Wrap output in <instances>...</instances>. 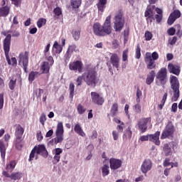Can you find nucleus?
Instances as JSON below:
<instances>
[{
    "label": "nucleus",
    "mask_w": 182,
    "mask_h": 182,
    "mask_svg": "<svg viewBox=\"0 0 182 182\" xmlns=\"http://www.w3.org/2000/svg\"><path fill=\"white\" fill-rule=\"evenodd\" d=\"M135 58L136 59H140V58H141V48H140V44H137L136 46Z\"/></svg>",
    "instance_id": "obj_40"
},
{
    "label": "nucleus",
    "mask_w": 182,
    "mask_h": 182,
    "mask_svg": "<svg viewBox=\"0 0 182 182\" xmlns=\"http://www.w3.org/2000/svg\"><path fill=\"white\" fill-rule=\"evenodd\" d=\"M164 151L165 153V156H171V148L168 146V144H165L164 148Z\"/></svg>",
    "instance_id": "obj_42"
},
{
    "label": "nucleus",
    "mask_w": 182,
    "mask_h": 182,
    "mask_svg": "<svg viewBox=\"0 0 182 182\" xmlns=\"http://www.w3.org/2000/svg\"><path fill=\"white\" fill-rule=\"evenodd\" d=\"M53 12L55 15L54 18H59V16L62 15V9H60V7H56L55 9H54Z\"/></svg>",
    "instance_id": "obj_47"
},
{
    "label": "nucleus",
    "mask_w": 182,
    "mask_h": 182,
    "mask_svg": "<svg viewBox=\"0 0 182 182\" xmlns=\"http://www.w3.org/2000/svg\"><path fill=\"white\" fill-rule=\"evenodd\" d=\"M36 151L37 154L42 156L44 159H48V156H49V153L48 152V150H46V146L43 144H39L36 146Z\"/></svg>",
    "instance_id": "obj_20"
},
{
    "label": "nucleus",
    "mask_w": 182,
    "mask_h": 182,
    "mask_svg": "<svg viewBox=\"0 0 182 182\" xmlns=\"http://www.w3.org/2000/svg\"><path fill=\"white\" fill-rule=\"evenodd\" d=\"M16 75H12L10 77V81L9 83L10 90H14L15 89V86H16Z\"/></svg>",
    "instance_id": "obj_29"
},
{
    "label": "nucleus",
    "mask_w": 182,
    "mask_h": 182,
    "mask_svg": "<svg viewBox=\"0 0 182 182\" xmlns=\"http://www.w3.org/2000/svg\"><path fill=\"white\" fill-rule=\"evenodd\" d=\"M144 59L146 65V69L149 70L156 69V60L159 59V53L157 52H154L151 54V53L147 52L145 53Z\"/></svg>",
    "instance_id": "obj_5"
},
{
    "label": "nucleus",
    "mask_w": 182,
    "mask_h": 182,
    "mask_svg": "<svg viewBox=\"0 0 182 182\" xmlns=\"http://www.w3.org/2000/svg\"><path fill=\"white\" fill-rule=\"evenodd\" d=\"M170 84L171 89L173 93L172 100L173 102H177L178 100V97H180V82L178 81V78L174 75H171Z\"/></svg>",
    "instance_id": "obj_6"
},
{
    "label": "nucleus",
    "mask_w": 182,
    "mask_h": 182,
    "mask_svg": "<svg viewBox=\"0 0 182 182\" xmlns=\"http://www.w3.org/2000/svg\"><path fill=\"white\" fill-rule=\"evenodd\" d=\"M70 97H73L75 95V84L70 82L69 85Z\"/></svg>",
    "instance_id": "obj_43"
},
{
    "label": "nucleus",
    "mask_w": 182,
    "mask_h": 182,
    "mask_svg": "<svg viewBox=\"0 0 182 182\" xmlns=\"http://www.w3.org/2000/svg\"><path fill=\"white\" fill-rule=\"evenodd\" d=\"M4 92L0 93V109H4Z\"/></svg>",
    "instance_id": "obj_57"
},
{
    "label": "nucleus",
    "mask_w": 182,
    "mask_h": 182,
    "mask_svg": "<svg viewBox=\"0 0 182 182\" xmlns=\"http://www.w3.org/2000/svg\"><path fill=\"white\" fill-rule=\"evenodd\" d=\"M17 162L15 160H12L9 162V164L6 165V170H11V171H14L15 167H16Z\"/></svg>",
    "instance_id": "obj_34"
},
{
    "label": "nucleus",
    "mask_w": 182,
    "mask_h": 182,
    "mask_svg": "<svg viewBox=\"0 0 182 182\" xmlns=\"http://www.w3.org/2000/svg\"><path fill=\"white\" fill-rule=\"evenodd\" d=\"M92 32L95 36H105V33L103 32V27L102 24L99 22H96L92 26Z\"/></svg>",
    "instance_id": "obj_15"
},
{
    "label": "nucleus",
    "mask_w": 182,
    "mask_h": 182,
    "mask_svg": "<svg viewBox=\"0 0 182 182\" xmlns=\"http://www.w3.org/2000/svg\"><path fill=\"white\" fill-rule=\"evenodd\" d=\"M56 138L54 139V141L55 144H58V143H62L63 141V134H55Z\"/></svg>",
    "instance_id": "obj_39"
},
{
    "label": "nucleus",
    "mask_w": 182,
    "mask_h": 182,
    "mask_svg": "<svg viewBox=\"0 0 182 182\" xmlns=\"http://www.w3.org/2000/svg\"><path fill=\"white\" fill-rule=\"evenodd\" d=\"M53 48L54 49H55V53H60L63 50L62 46L59 45V43H58L57 41H55L53 44Z\"/></svg>",
    "instance_id": "obj_38"
},
{
    "label": "nucleus",
    "mask_w": 182,
    "mask_h": 182,
    "mask_svg": "<svg viewBox=\"0 0 182 182\" xmlns=\"http://www.w3.org/2000/svg\"><path fill=\"white\" fill-rule=\"evenodd\" d=\"M181 16V12L180 10H174L169 16L167 23L168 25H173L178 18Z\"/></svg>",
    "instance_id": "obj_17"
},
{
    "label": "nucleus",
    "mask_w": 182,
    "mask_h": 182,
    "mask_svg": "<svg viewBox=\"0 0 182 182\" xmlns=\"http://www.w3.org/2000/svg\"><path fill=\"white\" fill-rule=\"evenodd\" d=\"M134 110L135 113L140 114L141 113V105L140 104H136L134 106Z\"/></svg>",
    "instance_id": "obj_49"
},
{
    "label": "nucleus",
    "mask_w": 182,
    "mask_h": 182,
    "mask_svg": "<svg viewBox=\"0 0 182 182\" xmlns=\"http://www.w3.org/2000/svg\"><path fill=\"white\" fill-rule=\"evenodd\" d=\"M72 36L75 41H79L80 39V29L73 30Z\"/></svg>",
    "instance_id": "obj_35"
},
{
    "label": "nucleus",
    "mask_w": 182,
    "mask_h": 182,
    "mask_svg": "<svg viewBox=\"0 0 182 182\" xmlns=\"http://www.w3.org/2000/svg\"><path fill=\"white\" fill-rule=\"evenodd\" d=\"M149 141L154 143L156 146H160V131H157L154 134H149Z\"/></svg>",
    "instance_id": "obj_21"
},
{
    "label": "nucleus",
    "mask_w": 182,
    "mask_h": 182,
    "mask_svg": "<svg viewBox=\"0 0 182 182\" xmlns=\"http://www.w3.org/2000/svg\"><path fill=\"white\" fill-rule=\"evenodd\" d=\"M152 167L153 163H151V160L145 159L143 161L142 165L141 166V171H142V173L146 175L147 174L148 171H150V170H151Z\"/></svg>",
    "instance_id": "obj_18"
},
{
    "label": "nucleus",
    "mask_w": 182,
    "mask_h": 182,
    "mask_svg": "<svg viewBox=\"0 0 182 182\" xmlns=\"http://www.w3.org/2000/svg\"><path fill=\"white\" fill-rule=\"evenodd\" d=\"M77 111L79 114H83L86 112V108H85L82 104H79L77 107Z\"/></svg>",
    "instance_id": "obj_41"
},
{
    "label": "nucleus",
    "mask_w": 182,
    "mask_h": 182,
    "mask_svg": "<svg viewBox=\"0 0 182 182\" xmlns=\"http://www.w3.org/2000/svg\"><path fill=\"white\" fill-rule=\"evenodd\" d=\"M18 63H22L24 72L28 73V66L29 63V53L28 51L19 54Z\"/></svg>",
    "instance_id": "obj_9"
},
{
    "label": "nucleus",
    "mask_w": 182,
    "mask_h": 182,
    "mask_svg": "<svg viewBox=\"0 0 182 182\" xmlns=\"http://www.w3.org/2000/svg\"><path fill=\"white\" fill-rule=\"evenodd\" d=\"M45 122H46V115L43 114L40 117V123H41V124H43V126H44Z\"/></svg>",
    "instance_id": "obj_62"
},
{
    "label": "nucleus",
    "mask_w": 182,
    "mask_h": 182,
    "mask_svg": "<svg viewBox=\"0 0 182 182\" xmlns=\"http://www.w3.org/2000/svg\"><path fill=\"white\" fill-rule=\"evenodd\" d=\"M128 53H129V50H127V49L123 51V53H122L123 62H126V60H127V58H129Z\"/></svg>",
    "instance_id": "obj_53"
},
{
    "label": "nucleus",
    "mask_w": 182,
    "mask_h": 182,
    "mask_svg": "<svg viewBox=\"0 0 182 182\" xmlns=\"http://www.w3.org/2000/svg\"><path fill=\"white\" fill-rule=\"evenodd\" d=\"M82 5V0H70V6L73 9H79Z\"/></svg>",
    "instance_id": "obj_33"
},
{
    "label": "nucleus",
    "mask_w": 182,
    "mask_h": 182,
    "mask_svg": "<svg viewBox=\"0 0 182 182\" xmlns=\"http://www.w3.org/2000/svg\"><path fill=\"white\" fill-rule=\"evenodd\" d=\"M35 153H36V146H34L33 149L31 150L29 155L28 161H32L33 159H35Z\"/></svg>",
    "instance_id": "obj_44"
},
{
    "label": "nucleus",
    "mask_w": 182,
    "mask_h": 182,
    "mask_svg": "<svg viewBox=\"0 0 182 182\" xmlns=\"http://www.w3.org/2000/svg\"><path fill=\"white\" fill-rule=\"evenodd\" d=\"M176 27L177 29V32H176L177 36H178V38H181L182 37L181 26L180 24H177Z\"/></svg>",
    "instance_id": "obj_51"
},
{
    "label": "nucleus",
    "mask_w": 182,
    "mask_h": 182,
    "mask_svg": "<svg viewBox=\"0 0 182 182\" xmlns=\"http://www.w3.org/2000/svg\"><path fill=\"white\" fill-rule=\"evenodd\" d=\"M122 160L114 159V158H111L109 159V167L111 170H118V168H120L122 167Z\"/></svg>",
    "instance_id": "obj_19"
},
{
    "label": "nucleus",
    "mask_w": 182,
    "mask_h": 182,
    "mask_svg": "<svg viewBox=\"0 0 182 182\" xmlns=\"http://www.w3.org/2000/svg\"><path fill=\"white\" fill-rule=\"evenodd\" d=\"M112 137L114 140H119V132L117 131H112Z\"/></svg>",
    "instance_id": "obj_64"
},
{
    "label": "nucleus",
    "mask_w": 182,
    "mask_h": 182,
    "mask_svg": "<svg viewBox=\"0 0 182 182\" xmlns=\"http://www.w3.org/2000/svg\"><path fill=\"white\" fill-rule=\"evenodd\" d=\"M143 95L142 92H141V90H140V88H137V90H136V102H140V97H141V96Z\"/></svg>",
    "instance_id": "obj_50"
},
{
    "label": "nucleus",
    "mask_w": 182,
    "mask_h": 182,
    "mask_svg": "<svg viewBox=\"0 0 182 182\" xmlns=\"http://www.w3.org/2000/svg\"><path fill=\"white\" fill-rule=\"evenodd\" d=\"M156 80L161 86H164L167 83V68H161L156 75Z\"/></svg>",
    "instance_id": "obj_8"
},
{
    "label": "nucleus",
    "mask_w": 182,
    "mask_h": 182,
    "mask_svg": "<svg viewBox=\"0 0 182 182\" xmlns=\"http://www.w3.org/2000/svg\"><path fill=\"white\" fill-rule=\"evenodd\" d=\"M149 123H151V118H141L137 122L138 129L141 132V133H146L147 132V124Z\"/></svg>",
    "instance_id": "obj_13"
},
{
    "label": "nucleus",
    "mask_w": 182,
    "mask_h": 182,
    "mask_svg": "<svg viewBox=\"0 0 182 182\" xmlns=\"http://www.w3.org/2000/svg\"><path fill=\"white\" fill-rule=\"evenodd\" d=\"M43 25H46V18H39L38 21H37L38 28H42Z\"/></svg>",
    "instance_id": "obj_46"
},
{
    "label": "nucleus",
    "mask_w": 182,
    "mask_h": 182,
    "mask_svg": "<svg viewBox=\"0 0 182 182\" xmlns=\"http://www.w3.org/2000/svg\"><path fill=\"white\" fill-rule=\"evenodd\" d=\"M156 6H147L146 9L144 12V16L146 18V22L151 23L153 19H154V9Z\"/></svg>",
    "instance_id": "obj_14"
},
{
    "label": "nucleus",
    "mask_w": 182,
    "mask_h": 182,
    "mask_svg": "<svg viewBox=\"0 0 182 182\" xmlns=\"http://www.w3.org/2000/svg\"><path fill=\"white\" fill-rule=\"evenodd\" d=\"M170 164H171V163H170V159L166 158L163 163V166L164 167H168V166H170Z\"/></svg>",
    "instance_id": "obj_63"
},
{
    "label": "nucleus",
    "mask_w": 182,
    "mask_h": 182,
    "mask_svg": "<svg viewBox=\"0 0 182 182\" xmlns=\"http://www.w3.org/2000/svg\"><path fill=\"white\" fill-rule=\"evenodd\" d=\"M132 134L133 132H132V129L130 128V127H129L126 131L125 136L128 137V139H132Z\"/></svg>",
    "instance_id": "obj_55"
},
{
    "label": "nucleus",
    "mask_w": 182,
    "mask_h": 182,
    "mask_svg": "<svg viewBox=\"0 0 182 182\" xmlns=\"http://www.w3.org/2000/svg\"><path fill=\"white\" fill-rule=\"evenodd\" d=\"M10 9L8 6L0 8V18H6L7 15H9Z\"/></svg>",
    "instance_id": "obj_27"
},
{
    "label": "nucleus",
    "mask_w": 182,
    "mask_h": 182,
    "mask_svg": "<svg viewBox=\"0 0 182 182\" xmlns=\"http://www.w3.org/2000/svg\"><path fill=\"white\" fill-rule=\"evenodd\" d=\"M156 71L154 70H151V71L149 72V73L146 75V85H151L153 82H154V78L156 77Z\"/></svg>",
    "instance_id": "obj_23"
},
{
    "label": "nucleus",
    "mask_w": 182,
    "mask_h": 182,
    "mask_svg": "<svg viewBox=\"0 0 182 182\" xmlns=\"http://www.w3.org/2000/svg\"><path fill=\"white\" fill-rule=\"evenodd\" d=\"M83 83V74L82 75H80L76 79V86L78 87V86H80Z\"/></svg>",
    "instance_id": "obj_48"
},
{
    "label": "nucleus",
    "mask_w": 182,
    "mask_h": 182,
    "mask_svg": "<svg viewBox=\"0 0 182 182\" xmlns=\"http://www.w3.org/2000/svg\"><path fill=\"white\" fill-rule=\"evenodd\" d=\"M144 37L146 41H151V38H153V33H151L150 31H146Z\"/></svg>",
    "instance_id": "obj_52"
},
{
    "label": "nucleus",
    "mask_w": 182,
    "mask_h": 182,
    "mask_svg": "<svg viewBox=\"0 0 182 182\" xmlns=\"http://www.w3.org/2000/svg\"><path fill=\"white\" fill-rule=\"evenodd\" d=\"M124 129V122H121V124L117 126V130L119 133L123 132Z\"/></svg>",
    "instance_id": "obj_56"
},
{
    "label": "nucleus",
    "mask_w": 182,
    "mask_h": 182,
    "mask_svg": "<svg viewBox=\"0 0 182 182\" xmlns=\"http://www.w3.org/2000/svg\"><path fill=\"white\" fill-rule=\"evenodd\" d=\"M64 130H63V123L58 122L57 125V129L55 132V134H63Z\"/></svg>",
    "instance_id": "obj_36"
},
{
    "label": "nucleus",
    "mask_w": 182,
    "mask_h": 182,
    "mask_svg": "<svg viewBox=\"0 0 182 182\" xmlns=\"http://www.w3.org/2000/svg\"><path fill=\"white\" fill-rule=\"evenodd\" d=\"M39 76H41V73L39 72L31 71L28 74V80L31 83H32V82H33V80H35V79H36V77H39Z\"/></svg>",
    "instance_id": "obj_28"
},
{
    "label": "nucleus",
    "mask_w": 182,
    "mask_h": 182,
    "mask_svg": "<svg viewBox=\"0 0 182 182\" xmlns=\"http://www.w3.org/2000/svg\"><path fill=\"white\" fill-rule=\"evenodd\" d=\"M126 20L122 10L118 11L114 17V29L115 32H122L124 28Z\"/></svg>",
    "instance_id": "obj_4"
},
{
    "label": "nucleus",
    "mask_w": 182,
    "mask_h": 182,
    "mask_svg": "<svg viewBox=\"0 0 182 182\" xmlns=\"http://www.w3.org/2000/svg\"><path fill=\"white\" fill-rule=\"evenodd\" d=\"M97 8L98 9V12L103 14L105 12V9H106L105 4H100L99 3L97 4Z\"/></svg>",
    "instance_id": "obj_45"
},
{
    "label": "nucleus",
    "mask_w": 182,
    "mask_h": 182,
    "mask_svg": "<svg viewBox=\"0 0 182 182\" xmlns=\"http://www.w3.org/2000/svg\"><path fill=\"white\" fill-rule=\"evenodd\" d=\"M102 26L104 36H107V35L112 33V31H113V28H112V15H109L106 18Z\"/></svg>",
    "instance_id": "obj_10"
},
{
    "label": "nucleus",
    "mask_w": 182,
    "mask_h": 182,
    "mask_svg": "<svg viewBox=\"0 0 182 182\" xmlns=\"http://www.w3.org/2000/svg\"><path fill=\"white\" fill-rule=\"evenodd\" d=\"M14 146L16 150H21L22 147H23V144H22V140H23V138H22V136H23V133L25 132V129L21 124H16L14 125Z\"/></svg>",
    "instance_id": "obj_2"
},
{
    "label": "nucleus",
    "mask_w": 182,
    "mask_h": 182,
    "mask_svg": "<svg viewBox=\"0 0 182 182\" xmlns=\"http://www.w3.org/2000/svg\"><path fill=\"white\" fill-rule=\"evenodd\" d=\"M155 19L157 23H160V22H161V21L163 20V14H156L155 16Z\"/></svg>",
    "instance_id": "obj_60"
},
{
    "label": "nucleus",
    "mask_w": 182,
    "mask_h": 182,
    "mask_svg": "<svg viewBox=\"0 0 182 182\" xmlns=\"http://www.w3.org/2000/svg\"><path fill=\"white\" fill-rule=\"evenodd\" d=\"M101 171L102 177H106V176H109V174H110V167L107 164H104L101 167Z\"/></svg>",
    "instance_id": "obj_31"
},
{
    "label": "nucleus",
    "mask_w": 182,
    "mask_h": 182,
    "mask_svg": "<svg viewBox=\"0 0 182 182\" xmlns=\"http://www.w3.org/2000/svg\"><path fill=\"white\" fill-rule=\"evenodd\" d=\"M41 70H42V73H49L50 70V66L49 65V63L44 61L42 63Z\"/></svg>",
    "instance_id": "obj_30"
},
{
    "label": "nucleus",
    "mask_w": 182,
    "mask_h": 182,
    "mask_svg": "<svg viewBox=\"0 0 182 182\" xmlns=\"http://www.w3.org/2000/svg\"><path fill=\"white\" fill-rule=\"evenodd\" d=\"M74 131L77 134H79V136H81L82 137H85L86 136V134L85 132H83V129H82V127L79 124H76L74 127Z\"/></svg>",
    "instance_id": "obj_26"
},
{
    "label": "nucleus",
    "mask_w": 182,
    "mask_h": 182,
    "mask_svg": "<svg viewBox=\"0 0 182 182\" xmlns=\"http://www.w3.org/2000/svg\"><path fill=\"white\" fill-rule=\"evenodd\" d=\"M76 48H77L76 45L75 44H73V45H71V46H70L68 47V52L73 53V52H76Z\"/></svg>",
    "instance_id": "obj_59"
},
{
    "label": "nucleus",
    "mask_w": 182,
    "mask_h": 182,
    "mask_svg": "<svg viewBox=\"0 0 182 182\" xmlns=\"http://www.w3.org/2000/svg\"><path fill=\"white\" fill-rule=\"evenodd\" d=\"M129 35H130V28L127 27L122 32V36H124V42H127V39H129Z\"/></svg>",
    "instance_id": "obj_37"
},
{
    "label": "nucleus",
    "mask_w": 182,
    "mask_h": 182,
    "mask_svg": "<svg viewBox=\"0 0 182 182\" xmlns=\"http://www.w3.org/2000/svg\"><path fill=\"white\" fill-rule=\"evenodd\" d=\"M2 176L6 177L7 178H11V180H14V181H16L17 180H21V178H22V173L21 172H13L10 175L8 171H4L2 172Z\"/></svg>",
    "instance_id": "obj_16"
},
{
    "label": "nucleus",
    "mask_w": 182,
    "mask_h": 182,
    "mask_svg": "<svg viewBox=\"0 0 182 182\" xmlns=\"http://www.w3.org/2000/svg\"><path fill=\"white\" fill-rule=\"evenodd\" d=\"M139 140L141 141H149L150 140V134L141 136Z\"/></svg>",
    "instance_id": "obj_54"
},
{
    "label": "nucleus",
    "mask_w": 182,
    "mask_h": 182,
    "mask_svg": "<svg viewBox=\"0 0 182 182\" xmlns=\"http://www.w3.org/2000/svg\"><path fill=\"white\" fill-rule=\"evenodd\" d=\"M118 112H119V105L117 102H114L111 107L110 113L112 114V117H114V116L117 115Z\"/></svg>",
    "instance_id": "obj_32"
},
{
    "label": "nucleus",
    "mask_w": 182,
    "mask_h": 182,
    "mask_svg": "<svg viewBox=\"0 0 182 182\" xmlns=\"http://www.w3.org/2000/svg\"><path fill=\"white\" fill-rule=\"evenodd\" d=\"M91 100L94 105L97 106H103L105 103V97L99 92H91Z\"/></svg>",
    "instance_id": "obj_11"
},
{
    "label": "nucleus",
    "mask_w": 182,
    "mask_h": 182,
    "mask_svg": "<svg viewBox=\"0 0 182 182\" xmlns=\"http://www.w3.org/2000/svg\"><path fill=\"white\" fill-rule=\"evenodd\" d=\"M175 130L176 129L174 128L173 122L171 121H168L161 134V139L164 140V139H170V137H173Z\"/></svg>",
    "instance_id": "obj_7"
},
{
    "label": "nucleus",
    "mask_w": 182,
    "mask_h": 182,
    "mask_svg": "<svg viewBox=\"0 0 182 182\" xmlns=\"http://www.w3.org/2000/svg\"><path fill=\"white\" fill-rule=\"evenodd\" d=\"M167 33L169 36H173V35H176V28L173 27L170 28L169 29H168Z\"/></svg>",
    "instance_id": "obj_58"
},
{
    "label": "nucleus",
    "mask_w": 182,
    "mask_h": 182,
    "mask_svg": "<svg viewBox=\"0 0 182 182\" xmlns=\"http://www.w3.org/2000/svg\"><path fill=\"white\" fill-rule=\"evenodd\" d=\"M176 42H177V37L176 36H173L172 38L168 40V43L169 45H171V46L176 45Z\"/></svg>",
    "instance_id": "obj_61"
},
{
    "label": "nucleus",
    "mask_w": 182,
    "mask_h": 182,
    "mask_svg": "<svg viewBox=\"0 0 182 182\" xmlns=\"http://www.w3.org/2000/svg\"><path fill=\"white\" fill-rule=\"evenodd\" d=\"M168 70L170 73H173V75H176L178 76L180 75V66L177 65H174L173 63H169L168 65Z\"/></svg>",
    "instance_id": "obj_22"
},
{
    "label": "nucleus",
    "mask_w": 182,
    "mask_h": 182,
    "mask_svg": "<svg viewBox=\"0 0 182 182\" xmlns=\"http://www.w3.org/2000/svg\"><path fill=\"white\" fill-rule=\"evenodd\" d=\"M109 62L114 68H116V69H119V56L117 55V54H116V53L112 54L110 57Z\"/></svg>",
    "instance_id": "obj_24"
},
{
    "label": "nucleus",
    "mask_w": 182,
    "mask_h": 182,
    "mask_svg": "<svg viewBox=\"0 0 182 182\" xmlns=\"http://www.w3.org/2000/svg\"><path fill=\"white\" fill-rule=\"evenodd\" d=\"M68 68L70 70H73V72H78V73H82L83 72V63L82 60H75L70 62Z\"/></svg>",
    "instance_id": "obj_12"
},
{
    "label": "nucleus",
    "mask_w": 182,
    "mask_h": 182,
    "mask_svg": "<svg viewBox=\"0 0 182 182\" xmlns=\"http://www.w3.org/2000/svg\"><path fill=\"white\" fill-rule=\"evenodd\" d=\"M0 153L1 159L3 160V161H5V156L6 154V146H5V143L2 140H0Z\"/></svg>",
    "instance_id": "obj_25"
},
{
    "label": "nucleus",
    "mask_w": 182,
    "mask_h": 182,
    "mask_svg": "<svg viewBox=\"0 0 182 182\" xmlns=\"http://www.w3.org/2000/svg\"><path fill=\"white\" fill-rule=\"evenodd\" d=\"M11 35H8L6 38L3 41V49L4 51V55L6 56V61L8 65H12V66H16L17 64L16 58H9V50H11Z\"/></svg>",
    "instance_id": "obj_3"
},
{
    "label": "nucleus",
    "mask_w": 182,
    "mask_h": 182,
    "mask_svg": "<svg viewBox=\"0 0 182 182\" xmlns=\"http://www.w3.org/2000/svg\"><path fill=\"white\" fill-rule=\"evenodd\" d=\"M83 80L85 82L87 86L90 87H96L99 83V77H97V72L93 69H87L83 73Z\"/></svg>",
    "instance_id": "obj_1"
}]
</instances>
